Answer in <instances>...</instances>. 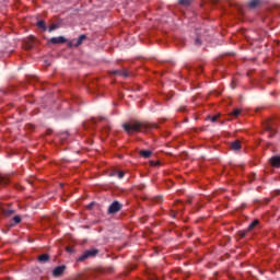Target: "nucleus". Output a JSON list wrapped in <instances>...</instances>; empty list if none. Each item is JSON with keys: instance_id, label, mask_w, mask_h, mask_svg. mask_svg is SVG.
I'll return each mask as SVG.
<instances>
[{"instance_id": "nucleus-13", "label": "nucleus", "mask_w": 280, "mask_h": 280, "mask_svg": "<svg viewBox=\"0 0 280 280\" xmlns=\"http://www.w3.org/2000/svg\"><path fill=\"white\" fill-rule=\"evenodd\" d=\"M261 4V0H250L248 3V8L255 9L257 5Z\"/></svg>"}, {"instance_id": "nucleus-27", "label": "nucleus", "mask_w": 280, "mask_h": 280, "mask_svg": "<svg viewBox=\"0 0 280 280\" xmlns=\"http://www.w3.org/2000/svg\"><path fill=\"white\" fill-rule=\"evenodd\" d=\"M176 215H178V212H177V211L172 210V211H171V217H172V218H176Z\"/></svg>"}, {"instance_id": "nucleus-20", "label": "nucleus", "mask_w": 280, "mask_h": 280, "mask_svg": "<svg viewBox=\"0 0 280 280\" xmlns=\"http://www.w3.org/2000/svg\"><path fill=\"white\" fill-rule=\"evenodd\" d=\"M220 116L215 115V116H208L207 119H210V121H212V124H215V121H218V118Z\"/></svg>"}, {"instance_id": "nucleus-5", "label": "nucleus", "mask_w": 280, "mask_h": 280, "mask_svg": "<svg viewBox=\"0 0 280 280\" xmlns=\"http://www.w3.org/2000/svg\"><path fill=\"white\" fill-rule=\"evenodd\" d=\"M265 130H267L269 137H275V135H277V129H275V125L272 124V121L267 122V125L265 126Z\"/></svg>"}, {"instance_id": "nucleus-8", "label": "nucleus", "mask_w": 280, "mask_h": 280, "mask_svg": "<svg viewBox=\"0 0 280 280\" xmlns=\"http://www.w3.org/2000/svg\"><path fill=\"white\" fill-rule=\"evenodd\" d=\"M230 149L234 152H237L238 150H242V142L240 140L233 141L230 143Z\"/></svg>"}, {"instance_id": "nucleus-12", "label": "nucleus", "mask_w": 280, "mask_h": 280, "mask_svg": "<svg viewBox=\"0 0 280 280\" xmlns=\"http://www.w3.org/2000/svg\"><path fill=\"white\" fill-rule=\"evenodd\" d=\"M84 40H86V35L85 34L80 35L77 43L74 44V47H80V45H82Z\"/></svg>"}, {"instance_id": "nucleus-16", "label": "nucleus", "mask_w": 280, "mask_h": 280, "mask_svg": "<svg viewBox=\"0 0 280 280\" xmlns=\"http://www.w3.org/2000/svg\"><path fill=\"white\" fill-rule=\"evenodd\" d=\"M192 0H178L179 5H184V8H189L191 5Z\"/></svg>"}, {"instance_id": "nucleus-2", "label": "nucleus", "mask_w": 280, "mask_h": 280, "mask_svg": "<svg viewBox=\"0 0 280 280\" xmlns=\"http://www.w3.org/2000/svg\"><path fill=\"white\" fill-rule=\"evenodd\" d=\"M121 209H124V205L119 201H113L108 209H107V213L108 215H115V213H119V211H121Z\"/></svg>"}, {"instance_id": "nucleus-10", "label": "nucleus", "mask_w": 280, "mask_h": 280, "mask_svg": "<svg viewBox=\"0 0 280 280\" xmlns=\"http://www.w3.org/2000/svg\"><path fill=\"white\" fill-rule=\"evenodd\" d=\"M37 261H39V264H47V261H49V255L48 254H42L37 257Z\"/></svg>"}, {"instance_id": "nucleus-33", "label": "nucleus", "mask_w": 280, "mask_h": 280, "mask_svg": "<svg viewBox=\"0 0 280 280\" xmlns=\"http://www.w3.org/2000/svg\"><path fill=\"white\" fill-rule=\"evenodd\" d=\"M67 250H68V253H71V248L70 247H67Z\"/></svg>"}, {"instance_id": "nucleus-11", "label": "nucleus", "mask_w": 280, "mask_h": 280, "mask_svg": "<svg viewBox=\"0 0 280 280\" xmlns=\"http://www.w3.org/2000/svg\"><path fill=\"white\" fill-rule=\"evenodd\" d=\"M140 156H142L143 159H150V156H152V151L150 150H141L139 152Z\"/></svg>"}, {"instance_id": "nucleus-22", "label": "nucleus", "mask_w": 280, "mask_h": 280, "mask_svg": "<svg viewBox=\"0 0 280 280\" xmlns=\"http://www.w3.org/2000/svg\"><path fill=\"white\" fill-rule=\"evenodd\" d=\"M241 114H242L241 109H233L232 112L233 117H240Z\"/></svg>"}, {"instance_id": "nucleus-9", "label": "nucleus", "mask_w": 280, "mask_h": 280, "mask_svg": "<svg viewBox=\"0 0 280 280\" xmlns=\"http://www.w3.org/2000/svg\"><path fill=\"white\" fill-rule=\"evenodd\" d=\"M270 164L272 167H278L280 168V156L279 155H275L270 159Z\"/></svg>"}, {"instance_id": "nucleus-29", "label": "nucleus", "mask_w": 280, "mask_h": 280, "mask_svg": "<svg viewBox=\"0 0 280 280\" xmlns=\"http://www.w3.org/2000/svg\"><path fill=\"white\" fill-rule=\"evenodd\" d=\"M95 203L91 202L89 206H88V209H93Z\"/></svg>"}, {"instance_id": "nucleus-30", "label": "nucleus", "mask_w": 280, "mask_h": 280, "mask_svg": "<svg viewBox=\"0 0 280 280\" xmlns=\"http://www.w3.org/2000/svg\"><path fill=\"white\" fill-rule=\"evenodd\" d=\"M92 124H97V120H95V118H93Z\"/></svg>"}, {"instance_id": "nucleus-36", "label": "nucleus", "mask_w": 280, "mask_h": 280, "mask_svg": "<svg viewBox=\"0 0 280 280\" xmlns=\"http://www.w3.org/2000/svg\"><path fill=\"white\" fill-rule=\"evenodd\" d=\"M9 213H14V210H10V212Z\"/></svg>"}, {"instance_id": "nucleus-31", "label": "nucleus", "mask_w": 280, "mask_h": 280, "mask_svg": "<svg viewBox=\"0 0 280 280\" xmlns=\"http://www.w3.org/2000/svg\"><path fill=\"white\" fill-rule=\"evenodd\" d=\"M211 3H218V0H210Z\"/></svg>"}, {"instance_id": "nucleus-23", "label": "nucleus", "mask_w": 280, "mask_h": 280, "mask_svg": "<svg viewBox=\"0 0 280 280\" xmlns=\"http://www.w3.org/2000/svg\"><path fill=\"white\" fill-rule=\"evenodd\" d=\"M150 165H151V167H159V165H161V162L160 161H156V162L150 161Z\"/></svg>"}, {"instance_id": "nucleus-18", "label": "nucleus", "mask_w": 280, "mask_h": 280, "mask_svg": "<svg viewBox=\"0 0 280 280\" xmlns=\"http://www.w3.org/2000/svg\"><path fill=\"white\" fill-rule=\"evenodd\" d=\"M8 183H10V179L0 174V185H8Z\"/></svg>"}, {"instance_id": "nucleus-17", "label": "nucleus", "mask_w": 280, "mask_h": 280, "mask_svg": "<svg viewBox=\"0 0 280 280\" xmlns=\"http://www.w3.org/2000/svg\"><path fill=\"white\" fill-rule=\"evenodd\" d=\"M257 224H259V220L255 219L247 228V231H253V229H255V226H257Z\"/></svg>"}, {"instance_id": "nucleus-15", "label": "nucleus", "mask_w": 280, "mask_h": 280, "mask_svg": "<svg viewBox=\"0 0 280 280\" xmlns=\"http://www.w3.org/2000/svg\"><path fill=\"white\" fill-rule=\"evenodd\" d=\"M37 27H39V30H43V32H47V25L45 24V21L39 20L37 22Z\"/></svg>"}, {"instance_id": "nucleus-6", "label": "nucleus", "mask_w": 280, "mask_h": 280, "mask_svg": "<svg viewBox=\"0 0 280 280\" xmlns=\"http://www.w3.org/2000/svg\"><path fill=\"white\" fill-rule=\"evenodd\" d=\"M112 75H120V78H129L130 77V72H128V70L124 69V70H113Z\"/></svg>"}, {"instance_id": "nucleus-14", "label": "nucleus", "mask_w": 280, "mask_h": 280, "mask_svg": "<svg viewBox=\"0 0 280 280\" xmlns=\"http://www.w3.org/2000/svg\"><path fill=\"white\" fill-rule=\"evenodd\" d=\"M16 224H21V217L19 215L13 217L10 226H16Z\"/></svg>"}, {"instance_id": "nucleus-21", "label": "nucleus", "mask_w": 280, "mask_h": 280, "mask_svg": "<svg viewBox=\"0 0 280 280\" xmlns=\"http://www.w3.org/2000/svg\"><path fill=\"white\" fill-rule=\"evenodd\" d=\"M249 233L248 230H245V231H242V232H238V235H240V238L241 240H244V237H246V234Z\"/></svg>"}, {"instance_id": "nucleus-32", "label": "nucleus", "mask_w": 280, "mask_h": 280, "mask_svg": "<svg viewBox=\"0 0 280 280\" xmlns=\"http://www.w3.org/2000/svg\"><path fill=\"white\" fill-rule=\"evenodd\" d=\"M202 72V67H199L198 73Z\"/></svg>"}, {"instance_id": "nucleus-4", "label": "nucleus", "mask_w": 280, "mask_h": 280, "mask_svg": "<svg viewBox=\"0 0 280 280\" xmlns=\"http://www.w3.org/2000/svg\"><path fill=\"white\" fill-rule=\"evenodd\" d=\"M65 270H67V266L65 265L56 267L52 270V277H62V275H65Z\"/></svg>"}, {"instance_id": "nucleus-26", "label": "nucleus", "mask_w": 280, "mask_h": 280, "mask_svg": "<svg viewBox=\"0 0 280 280\" xmlns=\"http://www.w3.org/2000/svg\"><path fill=\"white\" fill-rule=\"evenodd\" d=\"M155 202H163V196H159L155 198Z\"/></svg>"}, {"instance_id": "nucleus-28", "label": "nucleus", "mask_w": 280, "mask_h": 280, "mask_svg": "<svg viewBox=\"0 0 280 280\" xmlns=\"http://www.w3.org/2000/svg\"><path fill=\"white\" fill-rule=\"evenodd\" d=\"M185 110H187V106L179 107V113H185Z\"/></svg>"}, {"instance_id": "nucleus-1", "label": "nucleus", "mask_w": 280, "mask_h": 280, "mask_svg": "<svg viewBox=\"0 0 280 280\" xmlns=\"http://www.w3.org/2000/svg\"><path fill=\"white\" fill-rule=\"evenodd\" d=\"M125 132L132 136L137 132H150L152 130V125L147 122H141L139 120H129L122 124Z\"/></svg>"}, {"instance_id": "nucleus-3", "label": "nucleus", "mask_w": 280, "mask_h": 280, "mask_svg": "<svg viewBox=\"0 0 280 280\" xmlns=\"http://www.w3.org/2000/svg\"><path fill=\"white\" fill-rule=\"evenodd\" d=\"M98 253L97 249H88L78 258V261H86L90 257H97Z\"/></svg>"}, {"instance_id": "nucleus-7", "label": "nucleus", "mask_w": 280, "mask_h": 280, "mask_svg": "<svg viewBox=\"0 0 280 280\" xmlns=\"http://www.w3.org/2000/svg\"><path fill=\"white\" fill-rule=\"evenodd\" d=\"M52 45H65L67 43V38L59 36V37H51L49 40Z\"/></svg>"}, {"instance_id": "nucleus-34", "label": "nucleus", "mask_w": 280, "mask_h": 280, "mask_svg": "<svg viewBox=\"0 0 280 280\" xmlns=\"http://www.w3.org/2000/svg\"><path fill=\"white\" fill-rule=\"evenodd\" d=\"M104 117H100V121H103Z\"/></svg>"}, {"instance_id": "nucleus-35", "label": "nucleus", "mask_w": 280, "mask_h": 280, "mask_svg": "<svg viewBox=\"0 0 280 280\" xmlns=\"http://www.w3.org/2000/svg\"><path fill=\"white\" fill-rule=\"evenodd\" d=\"M232 89H235V85H233V83L231 84Z\"/></svg>"}, {"instance_id": "nucleus-24", "label": "nucleus", "mask_w": 280, "mask_h": 280, "mask_svg": "<svg viewBox=\"0 0 280 280\" xmlns=\"http://www.w3.org/2000/svg\"><path fill=\"white\" fill-rule=\"evenodd\" d=\"M55 30H58V25H57V24H51V25L48 27V32H54Z\"/></svg>"}, {"instance_id": "nucleus-25", "label": "nucleus", "mask_w": 280, "mask_h": 280, "mask_svg": "<svg viewBox=\"0 0 280 280\" xmlns=\"http://www.w3.org/2000/svg\"><path fill=\"white\" fill-rule=\"evenodd\" d=\"M195 45H202V42L200 40V37H197L195 39Z\"/></svg>"}, {"instance_id": "nucleus-19", "label": "nucleus", "mask_w": 280, "mask_h": 280, "mask_svg": "<svg viewBox=\"0 0 280 280\" xmlns=\"http://www.w3.org/2000/svg\"><path fill=\"white\" fill-rule=\"evenodd\" d=\"M115 174H117V177L120 179L124 178V176L126 175V173H124V171H120L118 173H112L110 176H115Z\"/></svg>"}]
</instances>
